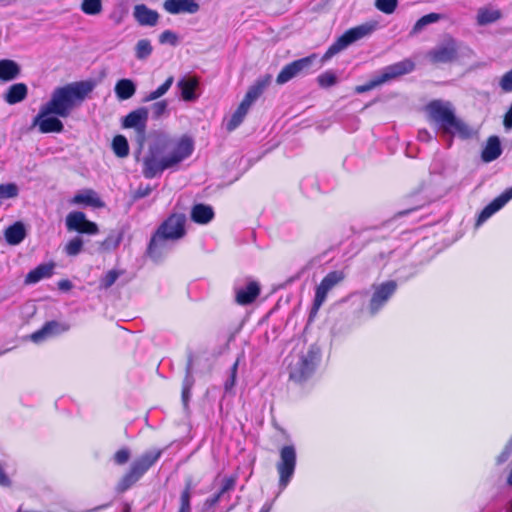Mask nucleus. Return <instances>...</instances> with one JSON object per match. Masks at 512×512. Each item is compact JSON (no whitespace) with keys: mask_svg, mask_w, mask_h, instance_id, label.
<instances>
[{"mask_svg":"<svg viewBox=\"0 0 512 512\" xmlns=\"http://www.w3.org/2000/svg\"><path fill=\"white\" fill-rule=\"evenodd\" d=\"M193 151L194 141L190 136L175 138L166 133H159L143 158L142 174L146 179H152L163 171L176 167L190 157Z\"/></svg>","mask_w":512,"mask_h":512,"instance_id":"nucleus-1","label":"nucleus"},{"mask_svg":"<svg viewBox=\"0 0 512 512\" xmlns=\"http://www.w3.org/2000/svg\"><path fill=\"white\" fill-rule=\"evenodd\" d=\"M96 86L94 80L78 81L57 87L48 102L43 104L54 115L66 118L77 104L81 103Z\"/></svg>","mask_w":512,"mask_h":512,"instance_id":"nucleus-2","label":"nucleus"},{"mask_svg":"<svg viewBox=\"0 0 512 512\" xmlns=\"http://www.w3.org/2000/svg\"><path fill=\"white\" fill-rule=\"evenodd\" d=\"M426 111L430 120L436 123L443 133H457L464 139L471 136L469 126L456 117L453 106L449 101L432 100L427 104Z\"/></svg>","mask_w":512,"mask_h":512,"instance_id":"nucleus-3","label":"nucleus"},{"mask_svg":"<svg viewBox=\"0 0 512 512\" xmlns=\"http://www.w3.org/2000/svg\"><path fill=\"white\" fill-rule=\"evenodd\" d=\"M161 449L147 451L135 459L129 471L119 480L116 485V491L123 493L139 481L143 475L160 459Z\"/></svg>","mask_w":512,"mask_h":512,"instance_id":"nucleus-4","label":"nucleus"},{"mask_svg":"<svg viewBox=\"0 0 512 512\" xmlns=\"http://www.w3.org/2000/svg\"><path fill=\"white\" fill-rule=\"evenodd\" d=\"M321 359V350L316 344L309 346L308 350L289 364L290 379L303 382L312 376Z\"/></svg>","mask_w":512,"mask_h":512,"instance_id":"nucleus-5","label":"nucleus"},{"mask_svg":"<svg viewBox=\"0 0 512 512\" xmlns=\"http://www.w3.org/2000/svg\"><path fill=\"white\" fill-rule=\"evenodd\" d=\"M415 68V64L410 59H405L400 62L388 65L384 67L380 73L374 76L371 80L363 85L355 87V92L358 94L370 91L384 83L396 79L402 75L412 72Z\"/></svg>","mask_w":512,"mask_h":512,"instance_id":"nucleus-6","label":"nucleus"},{"mask_svg":"<svg viewBox=\"0 0 512 512\" xmlns=\"http://www.w3.org/2000/svg\"><path fill=\"white\" fill-rule=\"evenodd\" d=\"M375 28L376 24L374 23H364L348 29L327 49L323 59L328 60L346 49L352 43L369 36Z\"/></svg>","mask_w":512,"mask_h":512,"instance_id":"nucleus-7","label":"nucleus"},{"mask_svg":"<svg viewBox=\"0 0 512 512\" xmlns=\"http://www.w3.org/2000/svg\"><path fill=\"white\" fill-rule=\"evenodd\" d=\"M297 453L294 445H285L279 451L276 470L279 476V492L284 491L290 484L296 470Z\"/></svg>","mask_w":512,"mask_h":512,"instance_id":"nucleus-8","label":"nucleus"},{"mask_svg":"<svg viewBox=\"0 0 512 512\" xmlns=\"http://www.w3.org/2000/svg\"><path fill=\"white\" fill-rule=\"evenodd\" d=\"M148 115L149 109L147 107H139L128 113L122 119L123 128L135 130L140 149L142 148L146 137Z\"/></svg>","mask_w":512,"mask_h":512,"instance_id":"nucleus-9","label":"nucleus"},{"mask_svg":"<svg viewBox=\"0 0 512 512\" xmlns=\"http://www.w3.org/2000/svg\"><path fill=\"white\" fill-rule=\"evenodd\" d=\"M397 282L389 280L379 285H373V294L368 305L371 316H375L389 301L397 290Z\"/></svg>","mask_w":512,"mask_h":512,"instance_id":"nucleus-10","label":"nucleus"},{"mask_svg":"<svg viewBox=\"0 0 512 512\" xmlns=\"http://www.w3.org/2000/svg\"><path fill=\"white\" fill-rule=\"evenodd\" d=\"M315 59L316 55L313 54L285 65L277 75L276 83L283 85L299 75L309 73Z\"/></svg>","mask_w":512,"mask_h":512,"instance_id":"nucleus-11","label":"nucleus"},{"mask_svg":"<svg viewBox=\"0 0 512 512\" xmlns=\"http://www.w3.org/2000/svg\"><path fill=\"white\" fill-rule=\"evenodd\" d=\"M48 109L44 105L40 107L38 114L33 118L32 127H38L42 134L61 133L64 130L62 121Z\"/></svg>","mask_w":512,"mask_h":512,"instance_id":"nucleus-12","label":"nucleus"},{"mask_svg":"<svg viewBox=\"0 0 512 512\" xmlns=\"http://www.w3.org/2000/svg\"><path fill=\"white\" fill-rule=\"evenodd\" d=\"M161 231H155L150 239L147 254L153 261H160L166 256L174 247V243L177 239L170 238Z\"/></svg>","mask_w":512,"mask_h":512,"instance_id":"nucleus-13","label":"nucleus"},{"mask_svg":"<svg viewBox=\"0 0 512 512\" xmlns=\"http://www.w3.org/2000/svg\"><path fill=\"white\" fill-rule=\"evenodd\" d=\"M65 224L68 231L88 235H95L99 232L97 224L88 220L81 211L70 212L66 217Z\"/></svg>","mask_w":512,"mask_h":512,"instance_id":"nucleus-14","label":"nucleus"},{"mask_svg":"<svg viewBox=\"0 0 512 512\" xmlns=\"http://www.w3.org/2000/svg\"><path fill=\"white\" fill-rule=\"evenodd\" d=\"M186 216L182 213H173L157 228L156 231H163L162 234L180 240L186 234Z\"/></svg>","mask_w":512,"mask_h":512,"instance_id":"nucleus-15","label":"nucleus"},{"mask_svg":"<svg viewBox=\"0 0 512 512\" xmlns=\"http://www.w3.org/2000/svg\"><path fill=\"white\" fill-rule=\"evenodd\" d=\"M458 48L454 39L449 38L428 52L427 57L434 64L450 63L457 57Z\"/></svg>","mask_w":512,"mask_h":512,"instance_id":"nucleus-16","label":"nucleus"},{"mask_svg":"<svg viewBox=\"0 0 512 512\" xmlns=\"http://www.w3.org/2000/svg\"><path fill=\"white\" fill-rule=\"evenodd\" d=\"M344 279V275L340 271L329 272L316 288L313 309L317 311L324 303L328 292Z\"/></svg>","mask_w":512,"mask_h":512,"instance_id":"nucleus-17","label":"nucleus"},{"mask_svg":"<svg viewBox=\"0 0 512 512\" xmlns=\"http://www.w3.org/2000/svg\"><path fill=\"white\" fill-rule=\"evenodd\" d=\"M512 199V187L507 188L503 193L493 199L487 206L480 212L476 226L482 225L493 214L502 209Z\"/></svg>","mask_w":512,"mask_h":512,"instance_id":"nucleus-18","label":"nucleus"},{"mask_svg":"<svg viewBox=\"0 0 512 512\" xmlns=\"http://www.w3.org/2000/svg\"><path fill=\"white\" fill-rule=\"evenodd\" d=\"M163 8L170 14H195L199 11L200 5L195 0H165Z\"/></svg>","mask_w":512,"mask_h":512,"instance_id":"nucleus-19","label":"nucleus"},{"mask_svg":"<svg viewBox=\"0 0 512 512\" xmlns=\"http://www.w3.org/2000/svg\"><path fill=\"white\" fill-rule=\"evenodd\" d=\"M235 300L239 305H249L260 294V285L256 281H250L245 287L235 290Z\"/></svg>","mask_w":512,"mask_h":512,"instance_id":"nucleus-20","label":"nucleus"},{"mask_svg":"<svg viewBox=\"0 0 512 512\" xmlns=\"http://www.w3.org/2000/svg\"><path fill=\"white\" fill-rule=\"evenodd\" d=\"M133 16L141 26H155L159 19L157 11L148 8L145 4L134 7Z\"/></svg>","mask_w":512,"mask_h":512,"instance_id":"nucleus-21","label":"nucleus"},{"mask_svg":"<svg viewBox=\"0 0 512 512\" xmlns=\"http://www.w3.org/2000/svg\"><path fill=\"white\" fill-rule=\"evenodd\" d=\"M502 154V147L500 138L496 135L490 136L487 139L486 145L481 152V159L485 163H490Z\"/></svg>","mask_w":512,"mask_h":512,"instance_id":"nucleus-22","label":"nucleus"},{"mask_svg":"<svg viewBox=\"0 0 512 512\" xmlns=\"http://www.w3.org/2000/svg\"><path fill=\"white\" fill-rule=\"evenodd\" d=\"M190 216L197 224H207L214 218V210L210 205L198 203L191 208Z\"/></svg>","mask_w":512,"mask_h":512,"instance_id":"nucleus-23","label":"nucleus"},{"mask_svg":"<svg viewBox=\"0 0 512 512\" xmlns=\"http://www.w3.org/2000/svg\"><path fill=\"white\" fill-rule=\"evenodd\" d=\"M198 86V80L191 77H183L177 82L181 97L185 101H194L197 98L195 90Z\"/></svg>","mask_w":512,"mask_h":512,"instance_id":"nucleus-24","label":"nucleus"},{"mask_svg":"<svg viewBox=\"0 0 512 512\" xmlns=\"http://www.w3.org/2000/svg\"><path fill=\"white\" fill-rule=\"evenodd\" d=\"M27 94L28 87L25 83H15L7 89L4 94V100L8 104L14 105L22 102L27 97Z\"/></svg>","mask_w":512,"mask_h":512,"instance_id":"nucleus-25","label":"nucleus"},{"mask_svg":"<svg viewBox=\"0 0 512 512\" xmlns=\"http://www.w3.org/2000/svg\"><path fill=\"white\" fill-rule=\"evenodd\" d=\"M136 89L134 81L127 78L118 80L114 87L116 97L120 101L132 98L136 93Z\"/></svg>","mask_w":512,"mask_h":512,"instance_id":"nucleus-26","label":"nucleus"},{"mask_svg":"<svg viewBox=\"0 0 512 512\" xmlns=\"http://www.w3.org/2000/svg\"><path fill=\"white\" fill-rule=\"evenodd\" d=\"M4 236L8 244H20L26 236V229L24 224L22 222H16L13 225H10L6 228Z\"/></svg>","mask_w":512,"mask_h":512,"instance_id":"nucleus-27","label":"nucleus"},{"mask_svg":"<svg viewBox=\"0 0 512 512\" xmlns=\"http://www.w3.org/2000/svg\"><path fill=\"white\" fill-rule=\"evenodd\" d=\"M68 330V326H64L57 321L47 322L40 330L31 335V340L38 343L45 339L48 335L59 333L60 331Z\"/></svg>","mask_w":512,"mask_h":512,"instance_id":"nucleus-28","label":"nucleus"},{"mask_svg":"<svg viewBox=\"0 0 512 512\" xmlns=\"http://www.w3.org/2000/svg\"><path fill=\"white\" fill-rule=\"evenodd\" d=\"M54 264H40L31 270L25 277L26 284H35L42 279L49 278L53 274Z\"/></svg>","mask_w":512,"mask_h":512,"instance_id":"nucleus-29","label":"nucleus"},{"mask_svg":"<svg viewBox=\"0 0 512 512\" xmlns=\"http://www.w3.org/2000/svg\"><path fill=\"white\" fill-rule=\"evenodd\" d=\"M20 74V66L13 60H0V80L11 81Z\"/></svg>","mask_w":512,"mask_h":512,"instance_id":"nucleus-30","label":"nucleus"},{"mask_svg":"<svg viewBox=\"0 0 512 512\" xmlns=\"http://www.w3.org/2000/svg\"><path fill=\"white\" fill-rule=\"evenodd\" d=\"M251 105H252L251 103L247 102V100H245L243 98V100L239 104L238 108L232 114L230 120L227 123V130L228 131L235 130L243 122V120H244L246 114L248 113Z\"/></svg>","mask_w":512,"mask_h":512,"instance_id":"nucleus-31","label":"nucleus"},{"mask_svg":"<svg viewBox=\"0 0 512 512\" xmlns=\"http://www.w3.org/2000/svg\"><path fill=\"white\" fill-rule=\"evenodd\" d=\"M73 202L76 204H86L97 208L103 207L104 205L97 193L93 190H86L83 193L76 194L73 198Z\"/></svg>","mask_w":512,"mask_h":512,"instance_id":"nucleus-32","label":"nucleus"},{"mask_svg":"<svg viewBox=\"0 0 512 512\" xmlns=\"http://www.w3.org/2000/svg\"><path fill=\"white\" fill-rule=\"evenodd\" d=\"M441 19H442V15L439 13H429L427 15H424L416 21V23L412 27L409 35L416 36L421 31H423L425 29V27H427L430 24L436 23Z\"/></svg>","mask_w":512,"mask_h":512,"instance_id":"nucleus-33","label":"nucleus"},{"mask_svg":"<svg viewBox=\"0 0 512 512\" xmlns=\"http://www.w3.org/2000/svg\"><path fill=\"white\" fill-rule=\"evenodd\" d=\"M501 16L502 14L499 10L481 8L477 13V24L480 26L488 25L499 20Z\"/></svg>","mask_w":512,"mask_h":512,"instance_id":"nucleus-34","label":"nucleus"},{"mask_svg":"<svg viewBox=\"0 0 512 512\" xmlns=\"http://www.w3.org/2000/svg\"><path fill=\"white\" fill-rule=\"evenodd\" d=\"M173 82H174V77L173 76H169L165 80V82L163 84H161L157 89H155L154 91H151L150 93H148L142 99V102L143 103H148V102H152V101L158 100L159 98H161L163 95H165L168 92V90L171 88Z\"/></svg>","mask_w":512,"mask_h":512,"instance_id":"nucleus-35","label":"nucleus"},{"mask_svg":"<svg viewBox=\"0 0 512 512\" xmlns=\"http://www.w3.org/2000/svg\"><path fill=\"white\" fill-rule=\"evenodd\" d=\"M112 150L119 158H125L129 155L128 140L123 135H116L112 140Z\"/></svg>","mask_w":512,"mask_h":512,"instance_id":"nucleus-36","label":"nucleus"},{"mask_svg":"<svg viewBox=\"0 0 512 512\" xmlns=\"http://www.w3.org/2000/svg\"><path fill=\"white\" fill-rule=\"evenodd\" d=\"M81 11L89 16L99 15L103 11L102 0H82Z\"/></svg>","mask_w":512,"mask_h":512,"instance_id":"nucleus-37","label":"nucleus"},{"mask_svg":"<svg viewBox=\"0 0 512 512\" xmlns=\"http://www.w3.org/2000/svg\"><path fill=\"white\" fill-rule=\"evenodd\" d=\"M153 51L151 41L148 39H141L135 45V57L138 60L147 59Z\"/></svg>","mask_w":512,"mask_h":512,"instance_id":"nucleus-38","label":"nucleus"},{"mask_svg":"<svg viewBox=\"0 0 512 512\" xmlns=\"http://www.w3.org/2000/svg\"><path fill=\"white\" fill-rule=\"evenodd\" d=\"M83 244V238L80 236H75L65 245L64 252L67 256H77L81 253Z\"/></svg>","mask_w":512,"mask_h":512,"instance_id":"nucleus-39","label":"nucleus"},{"mask_svg":"<svg viewBox=\"0 0 512 512\" xmlns=\"http://www.w3.org/2000/svg\"><path fill=\"white\" fill-rule=\"evenodd\" d=\"M191 489H192V484H191V481L189 480L186 483L185 489L181 493L180 508H179L178 512H191V504H190Z\"/></svg>","mask_w":512,"mask_h":512,"instance_id":"nucleus-40","label":"nucleus"},{"mask_svg":"<svg viewBox=\"0 0 512 512\" xmlns=\"http://www.w3.org/2000/svg\"><path fill=\"white\" fill-rule=\"evenodd\" d=\"M374 6L380 12L390 15L395 12L398 0H375Z\"/></svg>","mask_w":512,"mask_h":512,"instance_id":"nucleus-41","label":"nucleus"},{"mask_svg":"<svg viewBox=\"0 0 512 512\" xmlns=\"http://www.w3.org/2000/svg\"><path fill=\"white\" fill-rule=\"evenodd\" d=\"M150 111L152 114V118L155 120L160 119L162 116L168 113V101L167 100H159L154 102L150 106Z\"/></svg>","mask_w":512,"mask_h":512,"instance_id":"nucleus-42","label":"nucleus"},{"mask_svg":"<svg viewBox=\"0 0 512 512\" xmlns=\"http://www.w3.org/2000/svg\"><path fill=\"white\" fill-rule=\"evenodd\" d=\"M19 194V188L15 183L0 184V199L15 198Z\"/></svg>","mask_w":512,"mask_h":512,"instance_id":"nucleus-43","label":"nucleus"},{"mask_svg":"<svg viewBox=\"0 0 512 512\" xmlns=\"http://www.w3.org/2000/svg\"><path fill=\"white\" fill-rule=\"evenodd\" d=\"M193 356L189 355L186 365V375L183 380L182 389L191 390L194 385V378L192 376Z\"/></svg>","mask_w":512,"mask_h":512,"instance_id":"nucleus-44","label":"nucleus"},{"mask_svg":"<svg viewBox=\"0 0 512 512\" xmlns=\"http://www.w3.org/2000/svg\"><path fill=\"white\" fill-rule=\"evenodd\" d=\"M238 365H239V360L237 359L234 362V364L231 366V368H230V375H229L228 379L224 383V390H225L226 393H229L233 389V387L235 386L236 378H237Z\"/></svg>","mask_w":512,"mask_h":512,"instance_id":"nucleus-45","label":"nucleus"},{"mask_svg":"<svg viewBox=\"0 0 512 512\" xmlns=\"http://www.w3.org/2000/svg\"><path fill=\"white\" fill-rule=\"evenodd\" d=\"M236 486V477L235 476H229L225 477L222 480L221 487L218 491V493L224 498L229 492L233 491Z\"/></svg>","mask_w":512,"mask_h":512,"instance_id":"nucleus-46","label":"nucleus"},{"mask_svg":"<svg viewBox=\"0 0 512 512\" xmlns=\"http://www.w3.org/2000/svg\"><path fill=\"white\" fill-rule=\"evenodd\" d=\"M512 454V437L508 440L501 453L496 457V465L501 466L509 460Z\"/></svg>","mask_w":512,"mask_h":512,"instance_id":"nucleus-47","label":"nucleus"},{"mask_svg":"<svg viewBox=\"0 0 512 512\" xmlns=\"http://www.w3.org/2000/svg\"><path fill=\"white\" fill-rule=\"evenodd\" d=\"M159 42L176 46L178 44V36L171 30H165L159 35Z\"/></svg>","mask_w":512,"mask_h":512,"instance_id":"nucleus-48","label":"nucleus"},{"mask_svg":"<svg viewBox=\"0 0 512 512\" xmlns=\"http://www.w3.org/2000/svg\"><path fill=\"white\" fill-rule=\"evenodd\" d=\"M118 277H119V273L116 270H110L101 279L100 286L102 288L108 289L116 282Z\"/></svg>","mask_w":512,"mask_h":512,"instance_id":"nucleus-49","label":"nucleus"},{"mask_svg":"<svg viewBox=\"0 0 512 512\" xmlns=\"http://www.w3.org/2000/svg\"><path fill=\"white\" fill-rule=\"evenodd\" d=\"M317 80L321 87H330L336 83L337 78L334 73L325 72L319 75Z\"/></svg>","mask_w":512,"mask_h":512,"instance_id":"nucleus-50","label":"nucleus"},{"mask_svg":"<svg viewBox=\"0 0 512 512\" xmlns=\"http://www.w3.org/2000/svg\"><path fill=\"white\" fill-rule=\"evenodd\" d=\"M499 86L503 92H512V69L507 71L500 79Z\"/></svg>","mask_w":512,"mask_h":512,"instance_id":"nucleus-51","label":"nucleus"},{"mask_svg":"<svg viewBox=\"0 0 512 512\" xmlns=\"http://www.w3.org/2000/svg\"><path fill=\"white\" fill-rule=\"evenodd\" d=\"M131 452L128 448H122L114 454V462L118 465H124L130 459Z\"/></svg>","mask_w":512,"mask_h":512,"instance_id":"nucleus-52","label":"nucleus"},{"mask_svg":"<svg viewBox=\"0 0 512 512\" xmlns=\"http://www.w3.org/2000/svg\"><path fill=\"white\" fill-rule=\"evenodd\" d=\"M262 91L255 85H251L246 92L244 99L247 100V102L253 104L254 101H256L261 95Z\"/></svg>","mask_w":512,"mask_h":512,"instance_id":"nucleus-53","label":"nucleus"},{"mask_svg":"<svg viewBox=\"0 0 512 512\" xmlns=\"http://www.w3.org/2000/svg\"><path fill=\"white\" fill-rule=\"evenodd\" d=\"M121 237H113L108 236L104 241H102L99 245V250H109L112 248H116L120 243Z\"/></svg>","mask_w":512,"mask_h":512,"instance_id":"nucleus-54","label":"nucleus"},{"mask_svg":"<svg viewBox=\"0 0 512 512\" xmlns=\"http://www.w3.org/2000/svg\"><path fill=\"white\" fill-rule=\"evenodd\" d=\"M152 192V187L150 185H140L137 190H135L133 194V199L138 200L148 196Z\"/></svg>","mask_w":512,"mask_h":512,"instance_id":"nucleus-55","label":"nucleus"},{"mask_svg":"<svg viewBox=\"0 0 512 512\" xmlns=\"http://www.w3.org/2000/svg\"><path fill=\"white\" fill-rule=\"evenodd\" d=\"M272 76L270 74H266L264 76L259 77L254 84L260 89V91L264 92V90L271 83Z\"/></svg>","mask_w":512,"mask_h":512,"instance_id":"nucleus-56","label":"nucleus"},{"mask_svg":"<svg viewBox=\"0 0 512 512\" xmlns=\"http://www.w3.org/2000/svg\"><path fill=\"white\" fill-rule=\"evenodd\" d=\"M503 125L506 131H510L512 129V103L509 110L504 115Z\"/></svg>","mask_w":512,"mask_h":512,"instance_id":"nucleus-57","label":"nucleus"},{"mask_svg":"<svg viewBox=\"0 0 512 512\" xmlns=\"http://www.w3.org/2000/svg\"><path fill=\"white\" fill-rule=\"evenodd\" d=\"M223 498L222 496L217 492L213 496L207 498L204 502V506L206 508H212L215 506L219 501H221Z\"/></svg>","mask_w":512,"mask_h":512,"instance_id":"nucleus-58","label":"nucleus"},{"mask_svg":"<svg viewBox=\"0 0 512 512\" xmlns=\"http://www.w3.org/2000/svg\"><path fill=\"white\" fill-rule=\"evenodd\" d=\"M418 139L423 142H429L432 140V135L430 134L429 131L423 129L418 132Z\"/></svg>","mask_w":512,"mask_h":512,"instance_id":"nucleus-59","label":"nucleus"},{"mask_svg":"<svg viewBox=\"0 0 512 512\" xmlns=\"http://www.w3.org/2000/svg\"><path fill=\"white\" fill-rule=\"evenodd\" d=\"M58 288L62 291H69L72 288V283L67 279L60 280L58 282Z\"/></svg>","mask_w":512,"mask_h":512,"instance_id":"nucleus-60","label":"nucleus"},{"mask_svg":"<svg viewBox=\"0 0 512 512\" xmlns=\"http://www.w3.org/2000/svg\"><path fill=\"white\" fill-rule=\"evenodd\" d=\"M191 390L182 389V401L186 406L190 398Z\"/></svg>","mask_w":512,"mask_h":512,"instance_id":"nucleus-61","label":"nucleus"},{"mask_svg":"<svg viewBox=\"0 0 512 512\" xmlns=\"http://www.w3.org/2000/svg\"><path fill=\"white\" fill-rule=\"evenodd\" d=\"M272 505H273V504H272V502H266V503L262 506V508H261L260 512H270V511H271V509H272Z\"/></svg>","mask_w":512,"mask_h":512,"instance_id":"nucleus-62","label":"nucleus"},{"mask_svg":"<svg viewBox=\"0 0 512 512\" xmlns=\"http://www.w3.org/2000/svg\"><path fill=\"white\" fill-rule=\"evenodd\" d=\"M507 485H509L510 487H512V467H511V470L507 476Z\"/></svg>","mask_w":512,"mask_h":512,"instance_id":"nucleus-63","label":"nucleus"},{"mask_svg":"<svg viewBox=\"0 0 512 512\" xmlns=\"http://www.w3.org/2000/svg\"><path fill=\"white\" fill-rule=\"evenodd\" d=\"M414 209H409V210H404V211H401L398 213L399 216H404V215H407L409 214L411 211H413Z\"/></svg>","mask_w":512,"mask_h":512,"instance_id":"nucleus-64","label":"nucleus"}]
</instances>
